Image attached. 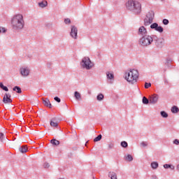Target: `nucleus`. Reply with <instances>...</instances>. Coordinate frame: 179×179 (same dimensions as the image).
<instances>
[{
	"label": "nucleus",
	"instance_id": "1",
	"mask_svg": "<svg viewBox=\"0 0 179 179\" xmlns=\"http://www.w3.org/2000/svg\"><path fill=\"white\" fill-rule=\"evenodd\" d=\"M126 8L127 10L133 12L134 15H139L142 12V5L138 1L129 0L126 3Z\"/></svg>",
	"mask_w": 179,
	"mask_h": 179
},
{
	"label": "nucleus",
	"instance_id": "2",
	"mask_svg": "<svg viewBox=\"0 0 179 179\" xmlns=\"http://www.w3.org/2000/svg\"><path fill=\"white\" fill-rule=\"evenodd\" d=\"M11 26L13 30H22L24 27V20L22 14H17L11 19Z\"/></svg>",
	"mask_w": 179,
	"mask_h": 179
},
{
	"label": "nucleus",
	"instance_id": "3",
	"mask_svg": "<svg viewBox=\"0 0 179 179\" xmlns=\"http://www.w3.org/2000/svg\"><path fill=\"white\" fill-rule=\"evenodd\" d=\"M139 78V71L133 69L125 73V79L131 85H135Z\"/></svg>",
	"mask_w": 179,
	"mask_h": 179
},
{
	"label": "nucleus",
	"instance_id": "4",
	"mask_svg": "<svg viewBox=\"0 0 179 179\" xmlns=\"http://www.w3.org/2000/svg\"><path fill=\"white\" fill-rule=\"evenodd\" d=\"M154 38L155 35H145L139 39V45H142L143 47H148V45H150V44L153 43Z\"/></svg>",
	"mask_w": 179,
	"mask_h": 179
},
{
	"label": "nucleus",
	"instance_id": "5",
	"mask_svg": "<svg viewBox=\"0 0 179 179\" xmlns=\"http://www.w3.org/2000/svg\"><path fill=\"white\" fill-rule=\"evenodd\" d=\"M80 65L84 69H87V71L92 69V66H94V64L92 62V60L88 57L83 58Z\"/></svg>",
	"mask_w": 179,
	"mask_h": 179
},
{
	"label": "nucleus",
	"instance_id": "6",
	"mask_svg": "<svg viewBox=\"0 0 179 179\" xmlns=\"http://www.w3.org/2000/svg\"><path fill=\"white\" fill-rule=\"evenodd\" d=\"M155 19V12L153 10L149 11L146 15V18L144 19V25L149 26L153 23Z\"/></svg>",
	"mask_w": 179,
	"mask_h": 179
},
{
	"label": "nucleus",
	"instance_id": "7",
	"mask_svg": "<svg viewBox=\"0 0 179 179\" xmlns=\"http://www.w3.org/2000/svg\"><path fill=\"white\" fill-rule=\"evenodd\" d=\"M153 41L157 48H163L164 45V38H158L157 36L154 35Z\"/></svg>",
	"mask_w": 179,
	"mask_h": 179
},
{
	"label": "nucleus",
	"instance_id": "8",
	"mask_svg": "<svg viewBox=\"0 0 179 179\" xmlns=\"http://www.w3.org/2000/svg\"><path fill=\"white\" fill-rule=\"evenodd\" d=\"M150 29L152 30H155V31H158V33H163L164 31V29L162 26H159L157 22H154L150 25Z\"/></svg>",
	"mask_w": 179,
	"mask_h": 179
},
{
	"label": "nucleus",
	"instance_id": "9",
	"mask_svg": "<svg viewBox=\"0 0 179 179\" xmlns=\"http://www.w3.org/2000/svg\"><path fill=\"white\" fill-rule=\"evenodd\" d=\"M70 36L71 37H72V38H74L75 40L78 39V28L76 27V26H71Z\"/></svg>",
	"mask_w": 179,
	"mask_h": 179
},
{
	"label": "nucleus",
	"instance_id": "10",
	"mask_svg": "<svg viewBox=\"0 0 179 179\" xmlns=\"http://www.w3.org/2000/svg\"><path fill=\"white\" fill-rule=\"evenodd\" d=\"M138 35L143 37V36L148 35V30L146 29V28L145 27L141 26L138 29Z\"/></svg>",
	"mask_w": 179,
	"mask_h": 179
},
{
	"label": "nucleus",
	"instance_id": "11",
	"mask_svg": "<svg viewBox=\"0 0 179 179\" xmlns=\"http://www.w3.org/2000/svg\"><path fill=\"white\" fill-rule=\"evenodd\" d=\"M3 102L5 104H9L12 103V99H10V94L6 93L3 98Z\"/></svg>",
	"mask_w": 179,
	"mask_h": 179
},
{
	"label": "nucleus",
	"instance_id": "12",
	"mask_svg": "<svg viewBox=\"0 0 179 179\" xmlns=\"http://www.w3.org/2000/svg\"><path fill=\"white\" fill-rule=\"evenodd\" d=\"M159 101V96L156 94L150 96V104H156Z\"/></svg>",
	"mask_w": 179,
	"mask_h": 179
},
{
	"label": "nucleus",
	"instance_id": "13",
	"mask_svg": "<svg viewBox=\"0 0 179 179\" xmlns=\"http://www.w3.org/2000/svg\"><path fill=\"white\" fill-rule=\"evenodd\" d=\"M43 104L45 107H48L49 108H52V105L51 104V102L50 101V99L48 98H45V99H43Z\"/></svg>",
	"mask_w": 179,
	"mask_h": 179
},
{
	"label": "nucleus",
	"instance_id": "14",
	"mask_svg": "<svg viewBox=\"0 0 179 179\" xmlns=\"http://www.w3.org/2000/svg\"><path fill=\"white\" fill-rule=\"evenodd\" d=\"M20 73L22 76H29L30 71L27 68H21Z\"/></svg>",
	"mask_w": 179,
	"mask_h": 179
},
{
	"label": "nucleus",
	"instance_id": "15",
	"mask_svg": "<svg viewBox=\"0 0 179 179\" xmlns=\"http://www.w3.org/2000/svg\"><path fill=\"white\" fill-rule=\"evenodd\" d=\"M106 78L110 80V83H113V81L111 80H114V73L110 71L106 72Z\"/></svg>",
	"mask_w": 179,
	"mask_h": 179
},
{
	"label": "nucleus",
	"instance_id": "16",
	"mask_svg": "<svg viewBox=\"0 0 179 179\" xmlns=\"http://www.w3.org/2000/svg\"><path fill=\"white\" fill-rule=\"evenodd\" d=\"M50 125L55 128L58 127V122L57 121V118L53 117L51 120H50Z\"/></svg>",
	"mask_w": 179,
	"mask_h": 179
},
{
	"label": "nucleus",
	"instance_id": "17",
	"mask_svg": "<svg viewBox=\"0 0 179 179\" xmlns=\"http://www.w3.org/2000/svg\"><path fill=\"white\" fill-rule=\"evenodd\" d=\"M173 63V59H171V57H168L166 59V62L165 63V65L168 67V68H171V64Z\"/></svg>",
	"mask_w": 179,
	"mask_h": 179
},
{
	"label": "nucleus",
	"instance_id": "18",
	"mask_svg": "<svg viewBox=\"0 0 179 179\" xmlns=\"http://www.w3.org/2000/svg\"><path fill=\"white\" fill-rule=\"evenodd\" d=\"M50 143L52 145H53V146H58V145H59L60 142H59V141H58L55 138H52V140H50Z\"/></svg>",
	"mask_w": 179,
	"mask_h": 179
},
{
	"label": "nucleus",
	"instance_id": "19",
	"mask_svg": "<svg viewBox=\"0 0 179 179\" xmlns=\"http://www.w3.org/2000/svg\"><path fill=\"white\" fill-rule=\"evenodd\" d=\"M19 150L21 153H26L27 152V147L26 145L20 146Z\"/></svg>",
	"mask_w": 179,
	"mask_h": 179
},
{
	"label": "nucleus",
	"instance_id": "20",
	"mask_svg": "<svg viewBox=\"0 0 179 179\" xmlns=\"http://www.w3.org/2000/svg\"><path fill=\"white\" fill-rule=\"evenodd\" d=\"M164 169H170L171 170H174L176 167L172 164H164Z\"/></svg>",
	"mask_w": 179,
	"mask_h": 179
},
{
	"label": "nucleus",
	"instance_id": "21",
	"mask_svg": "<svg viewBox=\"0 0 179 179\" xmlns=\"http://www.w3.org/2000/svg\"><path fill=\"white\" fill-rule=\"evenodd\" d=\"M47 5H48V3L47 2V1H43L38 3V6H40V8H45Z\"/></svg>",
	"mask_w": 179,
	"mask_h": 179
},
{
	"label": "nucleus",
	"instance_id": "22",
	"mask_svg": "<svg viewBox=\"0 0 179 179\" xmlns=\"http://www.w3.org/2000/svg\"><path fill=\"white\" fill-rule=\"evenodd\" d=\"M171 113H173V114H177V113L179 112V108L177 107V106H173L171 108Z\"/></svg>",
	"mask_w": 179,
	"mask_h": 179
},
{
	"label": "nucleus",
	"instance_id": "23",
	"mask_svg": "<svg viewBox=\"0 0 179 179\" xmlns=\"http://www.w3.org/2000/svg\"><path fill=\"white\" fill-rule=\"evenodd\" d=\"M13 92H16L19 94H20V93H22V88H20V87H19V86L14 87L13 88Z\"/></svg>",
	"mask_w": 179,
	"mask_h": 179
},
{
	"label": "nucleus",
	"instance_id": "24",
	"mask_svg": "<svg viewBox=\"0 0 179 179\" xmlns=\"http://www.w3.org/2000/svg\"><path fill=\"white\" fill-rule=\"evenodd\" d=\"M108 177H110V179H117V173H115V172H109Z\"/></svg>",
	"mask_w": 179,
	"mask_h": 179
},
{
	"label": "nucleus",
	"instance_id": "25",
	"mask_svg": "<svg viewBox=\"0 0 179 179\" xmlns=\"http://www.w3.org/2000/svg\"><path fill=\"white\" fill-rule=\"evenodd\" d=\"M74 97H76V100H80V99H82L80 93H79L78 91L74 92Z\"/></svg>",
	"mask_w": 179,
	"mask_h": 179
},
{
	"label": "nucleus",
	"instance_id": "26",
	"mask_svg": "<svg viewBox=\"0 0 179 179\" xmlns=\"http://www.w3.org/2000/svg\"><path fill=\"white\" fill-rule=\"evenodd\" d=\"M124 160H126L127 162H132V160H134V157H132V155H127V156L124 157Z\"/></svg>",
	"mask_w": 179,
	"mask_h": 179
},
{
	"label": "nucleus",
	"instance_id": "27",
	"mask_svg": "<svg viewBox=\"0 0 179 179\" xmlns=\"http://www.w3.org/2000/svg\"><path fill=\"white\" fill-rule=\"evenodd\" d=\"M151 167L154 170H156V169H157L159 167V163H157V162H152L151 163Z\"/></svg>",
	"mask_w": 179,
	"mask_h": 179
},
{
	"label": "nucleus",
	"instance_id": "28",
	"mask_svg": "<svg viewBox=\"0 0 179 179\" xmlns=\"http://www.w3.org/2000/svg\"><path fill=\"white\" fill-rule=\"evenodd\" d=\"M0 87L2 89V90H4V92H9L8 87L3 85V83H0Z\"/></svg>",
	"mask_w": 179,
	"mask_h": 179
},
{
	"label": "nucleus",
	"instance_id": "29",
	"mask_svg": "<svg viewBox=\"0 0 179 179\" xmlns=\"http://www.w3.org/2000/svg\"><path fill=\"white\" fill-rule=\"evenodd\" d=\"M96 99L98 101H101L104 100V95L103 94H99L97 95Z\"/></svg>",
	"mask_w": 179,
	"mask_h": 179
},
{
	"label": "nucleus",
	"instance_id": "30",
	"mask_svg": "<svg viewBox=\"0 0 179 179\" xmlns=\"http://www.w3.org/2000/svg\"><path fill=\"white\" fill-rule=\"evenodd\" d=\"M160 115L163 118H167L169 117V114L164 110L161 111Z\"/></svg>",
	"mask_w": 179,
	"mask_h": 179
},
{
	"label": "nucleus",
	"instance_id": "31",
	"mask_svg": "<svg viewBox=\"0 0 179 179\" xmlns=\"http://www.w3.org/2000/svg\"><path fill=\"white\" fill-rule=\"evenodd\" d=\"M101 138H103L101 134L98 135L95 138H94V142H99V141H101Z\"/></svg>",
	"mask_w": 179,
	"mask_h": 179
},
{
	"label": "nucleus",
	"instance_id": "32",
	"mask_svg": "<svg viewBox=\"0 0 179 179\" xmlns=\"http://www.w3.org/2000/svg\"><path fill=\"white\" fill-rule=\"evenodd\" d=\"M143 104H148V103H150V99H148V98H146V96H143Z\"/></svg>",
	"mask_w": 179,
	"mask_h": 179
},
{
	"label": "nucleus",
	"instance_id": "33",
	"mask_svg": "<svg viewBox=\"0 0 179 179\" xmlns=\"http://www.w3.org/2000/svg\"><path fill=\"white\" fill-rule=\"evenodd\" d=\"M120 145L122 146V148H128V143L127 141H122Z\"/></svg>",
	"mask_w": 179,
	"mask_h": 179
},
{
	"label": "nucleus",
	"instance_id": "34",
	"mask_svg": "<svg viewBox=\"0 0 179 179\" xmlns=\"http://www.w3.org/2000/svg\"><path fill=\"white\" fill-rule=\"evenodd\" d=\"M152 87V83H145V89H149V87Z\"/></svg>",
	"mask_w": 179,
	"mask_h": 179
},
{
	"label": "nucleus",
	"instance_id": "35",
	"mask_svg": "<svg viewBox=\"0 0 179 179\" xmlns=\"http://www.w3.org/2000/svg\"><path fill=\"white\" fill-rule=\"evenodd\" d=\"M162 23H163V24H164L165 26H167V24H169V20H167V19H164V20H162Z\"/></svg>",
	"mask_w": 179,
	"mask_h": 179
},
{
	"label": "nucleus",
	"instance_id": "36",
	"mask_svg": "<svg viewBox=\"0 0 179 179\" xmlns=\"http://www.w3.org/2000/svg\"><path fill=\"white\" fill-rule=\"evenodd\" d=\"M6 31V29L5 27H0V34L1 33H5Z\"/></svg>",
	"mask_w": 179,
	"mask_h": 179
},
{
	"label": "nucleus",
	"instance_id": "37",
	"mask_svg": "<svg viewBox=\"0 0 179 179\" xmlns=\"http://www.w3.org/2000/svg\"><path fill=\"white\" fill-rule=\"evenodd\" d=\"M48 167H50V164L48 162H45L43 164V168L44 169H48Z\"/></svg>",
	"mask_w": 179,
	"mask_h": 179
},
{
	"label": "nucleus",
	"instance_id": "38",
	"mask_svg": "<svg viewBox=\"0 0 179 179\" xmlns=\"http://www.w3.org/2000/svg\"><path fill=\"white\" fill-rule=\"evenodd\" d=\"M64 23H65L66 24H69V23H71V19H69V18H66V19L64 20Z\"/></svg>",
	"mask_w": 179,
	"mask_h": 179
},
{
	"label": "nucleus",
	"instance_id": "39",
	"mask_svg": "<svg viewBox=\"0 0 179 179\" xmlns=\"http://www.w3.org/2000/svg\"><path fill=\"white\" fill-rule=\"evenodd\" d=\"M54 100H55V101H57V103H61V99H60L59 97H58V96H55V97L54 98Z\"/></svg>",
	"mask_w": 179,
	"mask_h": 179
},
{
	"label": "nucleus",
	"instance_id": "40",
	"mask_svg": "<svg viewBox=\"0 0 179 179\" xmlns=\"http://www.w3.org/2000/svg\"><path fill=\"white\" fill-rule=\"evenodd\" d=\"M173 144L174 145H179V140L178 139H175L173 141Z\"/></svg>",
	"mask_w": 179,
	"mask_h": 179
},
{
	"label": "nucleus",
	"instance_id": "41",
	"mask_svg": "<svg viewBox=\"0 0 179 179\" xmlns=\"http://www.w3.org/2000/svg\"><path fill=\"white\" fill-rule=\"evenodd\" d=\"M141 145L145 148V146H148V143L143 141Z\"/></svg>",
	"mask_w": 179,
	"mask_h": 179
},
{
	"label": "nucleus",
	"instance_id": "42",
	"mask_svg": "<svg viewBox=\"0 0 179 179\" xmlns=\"http://www.w3.org/2000/svg\"><path fill=\"white\" fill-rule=\"evenodd\" d=\"M113 148H114V144L113 143L108 144V150L113 149Z\"/></svg>",
	"mask_w": 179,
	"mask_h": 179
},
{
	"label": "nucleus",
	"instance_id": "43",
	"mask_svg": "<svg viewBox=\"0 0 179 179\" xmlns=\"http://www.w3.org/2000/svg\"><path fill=\"white\" fill-rule=\"evenodd\" d=\"M164 82L165 85H169V80H167V78H164Z\"/></svg>",
	"mask_w": 179,
	"mask_h": 179
},
{
	"label": "nucleus",
	"instance_id": "44",
	"mask_svg": "<svg viewBox=\"0 0 179 179\" xmlns=\"http://www.w3.org/2000/svg\"><path fill=\"white\" fill-rule=\"evenodd\" d=\"M3 138V134L0 133V139H2Z\"/></svg>",
	"mask_w": 179,
	"mask_h": 179
},
{
	"label": "nucleus",
	"instance_id": "45",
	"mask_svg": "<svg viewBox=\"0 0 179 179\" xmlns=\"http://www.w3.org/2000/svg\"><path fill=\"white\" fill-rule=\"evenodd\" d=\"M152 179H157V176L156 175H154L152 176Z\"/></svg>",
	"mask_w": 179,
	"mask_h": 179
},
{
	"label": "nucleus",
	"instance_id": "46",
	"mask_svg": "<svg viewBox=\"0 0 179 179\" xmlns=\"http://www.w3.org/2000/svg\"><path fill=\"white\" fill-rule=\"evenodd\" d=\"M68 156L69 157H72V156H73V154L72 152H70Z\"/></svg>",
	"mask_w": 179,
	"mask_h": 179
},
{
	"label": "nucleus",
	"instance_id": "47",
	"mask_svg": "<svg viewBox=\"0 0 179 179\" xmlns=\"http://www.w3.org/2000/svg\"><path fill=\"white\" fill-rule=\"evenodd\" d=\"M72 150H78V147H73Z\"/></svg>",
	"mask_w": 179,
	"mask_h": 179
},
{
	"label": "nucleus",
	"instance_id": "48",
	"mask_svg": "<svg viewBox=\"0 0 179 179\" xmlns=\"http://www.w3.org/2000/svg\"><path fill=\"white\" fill-rule=\"evenodd\" d=\"M176 169H177V171L179 172V164L177 165Z\"/></svg>",
	"mask_w": 179,
	"mask_h": 179
},
{
	"label": "nucleus",
	"instance_id": "49",
	"mask_svg": "<svg viewBox=\"0 0 179 179\" xmlns=\"http://www.w3.org/2000/svg\"><path fill=\"white\" fill-rule=\"evenodd\" d=\"M164 71L166 72V69H164Z\"/></svg>",
	"mask_w": 179,
	"mask_h": 179
},
{
	"label": "nucleus",
	"instance_id": "50",
	"mask_svg": "<svg viewBox=\"0 0 179 179\" xmlns=\"http://www.w3.org/2000/svg\"><path fill=\"white\" fill-rule=\"evenodd\" d=\"M161 1H164V0H161Z\"/></svg>",
	"mask_w": 179,
	"mask_h": 179
}]
</instances>
